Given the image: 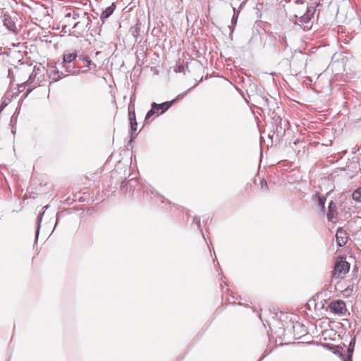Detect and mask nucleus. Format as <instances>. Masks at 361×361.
I'll return each mask as SVG.
<instances>
[{"instance_id": "1", "label": "nucleus", "mask_w": 361, "mask_h": 361, "mask_svg": "<svg viewBox=\"0 0 361 361\" xmlns=\"http://www.w3.org/2000/svg\"><path fill=\"white\" fill-rule=\"evenodd\" d=\"M75 22L72 26L71 34L73 36L79 37L85 32L92 31V24L93 21L97 20V18L85 11L83 8H78L71 14Z\"/></svg>"}, {"instance_id": "2", "label": "nucleus", "mask_w": 361, "mask_h": 361, "mask_svg": "<svg viewBox=\"0 0 361 361\" xmlns=\"http://www.w3.org/2000/svg\"><path fill=\"white\" fill-rule=\"evenodd\" d=\"M355 340V336H354L350 341L346 355L343 354V348L340 345H334L333 344H326L325 345L334 354L338 355L341 358L342 361H352Z\"/></svg>"}, {"instance_id": "3", "label": "nucleus", "mask_w": 361, "mask_h": 361, "mask_svg": "<svg viewBox=\"0 0 361 361\" xmlns=\"http://www.w3.org/2000/svg\"><path fill=\"white\" fill-rule=\"evenodd\" d=\"M349 269L350 264L341 258L335 264L334 275H336L337 277H342V275H344L348 272Z\"/></svg>"}, {"instance_id": "4", "label": "nucleus", "mask_w": 361, "mask_h": 361, "mask_svg": "<svg viewBox=\"0 0 361 361\" xmlns=\"http://www.w3.org/2000/svg\"><path fill=\"white\" fill-rule=\"evenodd\" d=\"M314 12H315L314 7H313V6L307 7L305 13L299 18V22L305 24L303 26V30H309L311 28V26L309 25V23H310L311 18H312Z\"/></svg>"}, {"instance_id": "5", "label": "nucleus", "mask_w": 361, "mask_h": 361, "mask_svg": "<svg viewBox=\"0 0 361 361\" xmlns=\"http://www.w3.org/2000/svg\"><path fill=\"white\" fill-rule=\"evenodd\" d=\"M75 9H78V8L75 7L69 8L64 15L63 21L65 23V25L62 26V30H63L65 32H67V29H68V31H71L70 27H72L75 22V19L73 18L71 14L73 11H75Z\"/></svg>"}, {"instance_id": "6", "label": "nucleus", "mask_w": 361, "mask_h": 361, "mask_svg": "<svg viewBox=\"0 0 361 361\" xmlns=\"http://www.w3.org/2000/svg\"><path fill=\"white\" fill-rule=\"evenodd\" d=\"M128 119L131 128V140H133L137 135V133H135L137 130V123L136 121L135 111L134 109L131 110L130 105L128 106Z\"/></svg>"}, {"instance_id": "7", "label": "nucleus", "mask_w": 361, "mask_h": 361, "mask_svg": "<svg viewBox=\"0 0 361 361\" xmlns=\"http://www.w3.org/2000/svg\"><path fill=\"white\" fill-rule=\"evenodd\" d=\"M331 312L338 314H344L346 311L345 303L342 300L331 302L329 305Z\"/></svg>"}, {"instance_id": "8", "label": "nucleus", "mask_w": 361, "mask_h": 361, "mask_svg": "<svg viewBox=\"0 0 361 361\" xmlns=\"http://www.w3.org/2000/svg\"><path fill=\"white\" fill-rule=\"evenodd\" d=\"M336 243L339 247L344 246L348 239L347 232L342 228H339L336 234Z\"/></svg>"}, {"instance_id": "9", "label": "nucleus", "mask_w": 361, "mask_h": 361, "mask_svg": "<svg viewBox=\"0 0 361 361\" xmlns=\"http://www.w3.org/2000/svg\"><path fill=\"white\" fill-rule=\"evenodd\" d=\"M4 25L11 32L16 33L17 27L13 19L8 15H4L3 18Z\"/></svg>"}, {"instance_id": "10", "label": "nucleus", "mask_w": 361, "mask_h": 361, "mask_svg": "<svg viewBox=\"0 0 361 361\" xmlns=\"http://www.w3.org/2000/svg\"><path fill=\"white\" fill-rule=\"evenodd\" d=\"M176 99H174L170 102H166L161 104H157L155 102H153L152 104L155 105V109L158 111L159 110H161L160 114H163L166 111H167L172 104L176 102Z\"/></svg>"}, {"instance_id": "11", "label": "nucleus", "mask_w": 361, "mask_h": 361, "mask_svg": "<svg viewBox=\"0 0 361 361\" xmlns=\"http://www.w3.org/2000/svg\"><path fill=\"white\" fill-rule=\"evenodd\" d=\"M33 12L35 15L37 16L39 18L47 17L49 16L47 8L42 4L38 5L34 8Z\"/></svg>"}, {"instance_id": "12", "label": "nucleus", "mask_w": 361, "mask_h": 361, "mask_svg": "<svg viewBox=\"0 0 361 361\" xmlns=\"http://www.w3.org/2000/svg\"><path fill=\"white\" fill-rule=\"evenodd\" d=\"M115 5L113 4L110 6L107 7L101 14L100 18L102 22H104V20L108 18L115 10Z\"/></svg>"}, {"instance_id": "13", "label": "nucleus", "mask_w": 361, "mask_h": 361, "mask_svg": "<svg viewBox=\"0 0 361 361\" xmlns=\"http://www.w3.org/2000/svg\"><path fill=\"white\" fill-rule=\"evenodd\" d=\"M129 32L137 41V38L140 35V23L137 22L135 26L130 28Z\"/></svg>"}, {"instance_id": "14", "label": "nucleus", "mask_w": 361, "mask_h": 361, "mask_svg": "<svg viewBox=\"0 0 361 361\" xmlns=\"http://www.w3.org/2000/svg\"><path fill=\"white\" fill-rule=\"evenodd\" d=\"M77 56V54L75 52L64 54L63 63L65 64L71 63L76 59Z\"/></svg>"}, {"instance_id": "15", "label": "nucleus", "mask_w": 361, "mask_h": 361, "mask_svg": "<svg viewBox=\"0 0 361 361\" xmlns=\"http://www.w3.org/2000/svg\"><path fill=\"white\" fill-rule=\"evenodd\" d=\"M48 207V205L47 206H44L42 209H43V212H41L38 217H37V231H36V239H37L38 238V235H39V228H40V224H41V221L42 220V216L45 212V210L47 209Z\"/></svg>"}, {"instance_id": "16", "label": "nucleus", "mask_w": 361, "mask_h": 361, "mask_svg": "<svg viewBox=\"0 0 361 361\" xmlns=\"http://www.w3.org/2000/svg\"><path fill=\"white\" fill-rule=\"evenodd\" d=\"M79 59L82 60L84 63H85V66L88 67L90 69H91L92 65L93 66L94 68L96 67V64L93 63L88 56H79Z\"/></svg>"}, {"instance_id": "17", "label": "nucleus", "mask_w": 361, "mask_h": 361, "mask_svg": "<svg viewBox=\"0 0 361 361\" xmlns=\"http://www.w3.org/2000/svg\"><path fill=\"white\" fill-rule=\"evenodd\" d=\"M316 196L317 197L319 206L321 207L322 211H324L325 210L326 197L323 195H320L318 193L316 194Z\"/></svg>"}, {"instance_id": "18", "label": "nucleus", "mask_w": 361, "mask_h": 361, "mask_svg": "<svg viewBox=\"0 0 361 361\" xmlns=\"http://www.w3.org/2000/svg\"><path fill=\"white\" fill-rule=\"evenodd\" d=\"M352 196H353V199L355 201L358 202H361V187H360L359 188L355 190L353 192Z\"/></svg>"}, {"instance_id": "19", "label": "nucleus", "mask_w": 361, "mask_h": 361, "mask_svg": "<svg viewBox=\"0 0 361 361\" xmlns=\"http://www.w3.org/2000/svg\"><path fill=\"white\" fill-rule=\"evenodd\" d=\"M37 75V73L35 69L33 70L32 73L30 75L28 80L25 82L23 85L26 86H30L31 83H32L34 79L35 78Z\"/></svg>"}, {"instance_id": "20", "label": "nucleus", "mask_w": 361, "mask_h": 361, "mask_svg": "<svg viewBox=\"0 0 361 361\" xmlns=\"http://www.w3.org/2000/svg\"><path fill=\"white\" fill-rule=\"evenodd\" d=\"M238 14H235V15H233V17H232V19H231V25L228 26L230 30H231V34H232L234 31V29H235V25L237 24V21H238Z\"/></svg>"}, {"instance_id": "21", "label": "nucleus", "mask_w": 361, "mask_h": 361, "mask_svg": "<svg viewBox=\"0 0 361 361\" xmlns=\"http://www.w3.org/2000/svg\"><path fill=\"white\" fill-rule=\"evenodd\" d=\"M157 112V109H155V105H153L152 104V108L147 113L145 116V121L148 120L149 118H151L153 115H154Z\"/></svg>"}, {"instance_id": "22", "label": "nucleus", "mask_w": 361, "mask_h": 361, "mask_svg": "<svg viewBox=\"0 0 361 361\" xmlns=\"http://www.w3.org/2000/svg\"><path fill=\"white\" fill-rule=\"evenodd\" d=\"M336 204L334 203L333 201H331L329 204V213L328 214V217L329 219L331 218V214L333 212V211H335L336 210Z\"/></svg>"}, {"instance_id": "23", "label": "nucleus", "mask_w": 361, "mask_h": 361, "mask_svg": "<svg viewBox=\"0 0 361 361\" xmlns=\"http://www.w3.org/2000/svg\"><path fill=\"white\" fill-rule=\"evenodd\" d=\"M260 185L262 190L264 192H267L269 190L268 184L265 179H262L261 180Z\"/></svg>"}, {"instance_id": "24", "label": "nucleus", "mask_w": 361, "mask_h": 361, "mask_svg": "<svg viewBox=\"0 0 361 361\" xmlns=\"http://www.w3.org/2000/svg\"><path fill=\"white\" fill-rule=\"evenodd\" d=\"M193 223H195L197 225V228L200 230L201 233H202V230L201 228V224H200V219L198 216H195L193 219Z\"/></svg>"}, {"instance_id": "25", "label": "nucleus", "mask_w": 361, "mask_h": 361, "mask_svg": "<svg viewBox=\"0 0 361 361\" xmlns=\"http://www.w3.org/2000/svg\"><path fill=\"white\" fill-rule=\"evenodd\" d=\"M174 71L176 73H183L184 71V65L183 64H178L174 68Z\"/></svg>"}, {"instance_id": "26", "label": "nucleus", "mask_w": 361, "mask_h": 361, "mask_svg": "<svg viewBox=\"0 0 361 361\" xmlns=\"http://www.w3.org/2000/svg\"><path fill=\"white\" fill-rule=\"evenodd\" d=\"M63 67L65 68L66 72L71 73L72 66H71V63H68V64L63 63Z\"/></svg>"}, {"instance_id": "27", "label": "nucleus", "mask_w": 361, "mask_h": 361, "mask_svg": "<svg viewBox=\"0 0 361 361\" xmlns=\"http://www.w3.org/2000/svg\"><path fill=\"white\" fill-rule=\"evenodd\" d=\"M135 99V95H134V94H133V95L130 97V104H129V105H130V106H131V104H133V103L134 104Z\"/></svg>"}, {"instance_id": "28", "label": "nucleus", "mask_w": 361, "mask_h": 361, "mask_svg": "<svg viewBox=\"0 0 361 361\" xmlns=\"http://www.w3.org/2000/svg\"><path fill=\"white\" fill-rule=\"evenodd\" d=\"M297 327H299V328H301L302 329L303 328V325L300 324H297L296 325H295L293 326L294 329L297 328Z\"/></svg>"}, {"instance_id": "29", "label": "nucleus", "mask_w": 361, "mask_h": 361, "mask_svg": "<svg viewBox=\"0 0 361 361\" xmlns=\"http://www.w3.org/2000/svg\"><path fill=\"white\" fill-rule=\"evenodd\" d=\"M233 15L239 14L240 11H237L235 8L233 7Z\"/></svg>"}, {"instance_id": "30", "label": "nucleus", "mask_w": 361, "mask_h": 361, "mask_svg": "<svg viewBox=\"0 0 361 361\" xmlns=\"http://www.w3.org/2000/svg\"><path fill=\"white\" fill-rule=\"evenodd\" d=\"M6 104H2L1 106H0V113L1 112V111L4 109V108L5 107Z\"/></svg>"}, {"instance_id": "31", "label": "nucleus", "mask_w": 361, "mask_h": 361, "mask_svg": "<svg viewBox=\"0 0 361 361\" xmlns=\"http://www.w3.org/2000/svg\"><path fill=\"white\" fill-rule=\"evenodd\" d=\"M52 73H54V74H59V71H54L52 72Z\"/></svg>"}, {"instance_id": "32", "label": "nucleus", "mask_w": 361, "mask_h": 361, "mask_svg": "<svg viewBox=\"0 0 361 361\" xmlns=\"http://www.w3.org/2000/svg\"><path fill=\"white\" fill-rule=\"evenodd\" d=\"M133 108L135 109V105H134V104L133 103V104H131V110H133Z\"/></svg>"}, {"instance_id": "33", "label": "nucleus", "mask_w": 361, "mask_h": 361, "mask_svg": "<svg viewBox=\"0 0 361 361\" xmlns=\"http://www.w3.org/2000/svg\"><path fill=\"white\" fill-rule=\"evenodd\" d=\"M32 88H29V89L27 90V92H28V93H29V92H30L32 91Z\"/></svg>"}, {"instance_id": "34", "label": "nucleus", "mask_w": 361, "mask_h": 361, "mask_svg": "<svg viewBox=\"0 0 361 361\" xmlns=\"http://www.w3.org/2000/svg\"><path fill=\"white\" fill-rule=\"evenodd\" d=\"M61 77H62L61 75H59L57 79H59V78H61Z\"/></svg>"}, {"instance_id": "35", "label": "nucleus", "mask_w": 361, "mask_h": 361, "mask_svg": "<svg viewBox=\"0 0 361 361\" xmlns=\"http://www.w3.org/2000/svg\"><path fill=\"white\" fill-rule=\"evenodd\" d=\"M190 90V89H189L188 90H186V92L184 93V94H186L187 92H188V91H189Z\"/></svg>"}]
</instances>
